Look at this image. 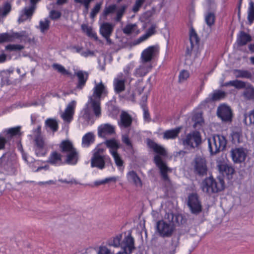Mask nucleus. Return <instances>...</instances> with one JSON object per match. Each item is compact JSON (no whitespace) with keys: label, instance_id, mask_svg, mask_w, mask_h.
<instances>
[{"label":"nucleus","instance_id":"1","mask_svg":"<svg viewBox=\"0 0 254 254\" xmlns=\"http://www.w3.org/2000/svg\"><path fill=\"white\" fill-rule=\"evenodd\" d=\"M165 218L168 222L163 220L158 221L156 226L157 231L162 238L172 237L170 241H168V244L162 248L159 254H175L180 244L181 235L173 234V232L176 225L183 223V218L182 215L173 213L166 214Z\"/></svg>","mask_w":254,"mask_h":254},{"label":"nucleus","instance_id":"2","mask_svg":"<svg viewBox=\"0 0 254 254\" xmlns=\"http://www.w3.org/2000/svg\"><path fill=\"white\" fill-rule=\"evenodd\" d=\"M147 144L148 146L153 149L154 152L157 154L154 157L153 161L160 170L162 179L164 181H170L167 173L171 172L172 169L167 166L166 163L163 160L161 157V156L166 157L168 156L167 150L162 146L159 145L150 139H147Z\"/></svg>","mask_w":254,"mask_h":254},{"label":"nucleus","instance_id":"3","mask_svg":"<svg viewBox=\"0 0 254 254\" xmlns=\"http://www.w3.org/2000/svg\"><path fill=\"white\" fill-rule=\"evenodd\" d=\"M19 165L16 153L9 150L0 157V174L6 176H15L17 174Z\"/></svg>","mask_w":254,"mask_h":254},{"label":"nucleus","instance_id":"4","mask_svg":"<svg viewBox=\"0 0 254 254\" xmlns=\"http://www.w3.org/2000/svg\"><path fill=\"white\" fill-rule=\"evenodd\" d=\"M94 87L92 89V95L88 97L89 102H92V109L94 114L97 117L101 116L100 101L102 97L106 96L108 94V90L106 86L102 81L97 83L94 81Z\"/></svg>","mask_w":254,"mask_h":254},{"label":"nucleus","instance_id":"5","mask_svg":"<svg viewBox=\"0 0 254 254\" xmlns=\"http://www.w3.org/2000/svg\"><path fill=\"white\" fill-rule=\"evenodd\" d=\"M201 188L203 192L211 195L221 191L225 189V182L220 176L216 179L212 176L206 178L201 184Z\"/></svg>","mask_w":254,"mask_h":254},{"label":"nucleus","instance_id":"6","mask_svg":"<svg viewBox=\"0 0 254 254\" xmlns=\"http://www.w3.org/2000/svg\"><path fill=\"white\" fill-rule=\"evenodd\" d=\"M227 140L222 134H214L208 139V149L211 155H215L225 149Z\"/></svg>","mask_w":254,"mask_h":254},{"label":"nucleus","instance_id":"7","mask_svg":"<svg viewBox=\"0 0 254 254\" xmlns=\"http://www.w3.org/2000/svg\"><path fill=\"white\" fill-rule=\"evenodd\" d=\"M179 141L186 148L194 149L201 144L202 138L199 131L193 130L188 133L185 137L179 138Z\"/></svg>","mask_w":254,"mask_h":254},{"label":"nucleus","instance_id":"8","mask_svg":"<svg viewBox=\"0 0 254 254\" xmlns=\"http://www.w3.org/2000/svg\"><path fill=\"white\" fill-rule=\"evenodd\" d=\"M187 205L190 212L193 214L198 215L202 211L201 203L196 193L192 192L189 194Z\"/></svg>","mask_w":254,"mask_h":254},{"label":"nucleus","instance_id":"9","mask_svg":"<svg viewBox=\"0 0 254 254\" xmlns=\"http://www.w3.org/2000/svg\"><path fill=\"white\" fill-rule=\"evenodd\" d=\"M208 167L206 159L201 157H196L194 160L193 172L200 177H204L207 174Z\"/></svg>","mask_w":254,"mask_h":254},{"label":"nucleus","instance_id":"10","mask_svg":"<svg viewBox=\"0 0 254 254\" xmlns=\"http://www.w3.org/2000/svg\"><path fill=\"white\" fill-rule=\"evenodd\" d=\"M90 162L91 168H97L100 170L104 169L106 165H112V160L107 155H104V156L92 155L90 159Z\"/></svg>","mask_w":254,"mask_h":254},{"label":"nucleus","instance_id":"11","mask_svg":"<svg viewBox=\"0 0 254 254\" xmlns=\"http://www.w3.org/2000/svg\"><path fill=\"white\" fill-rule=\"evenodd\" d=\"M217 115L223 122L232 120L233 113L231 108L226 104H221L217 108Z\"/></svg>","mask_w":254,"mask_h":254},{"label":"nucleus","instance_id":"12","mask_svg":"<svg viewBox=\"0 0 254 254\" xmlns=\"http://www.w3.org/2000/svg\"><path fill=\"white\" fill-rule=\"evenodd\" d=\"M25 31L20 32H12L10 33L7 32L0 33V44L13 42L15 39H20L25 37Z\"/></svg>","mask_w":254,"mask_h":254},{"label":"nucleus","instance_id":"13","mask_svg":"<svg viewBox=\"0 0 254 254\" xmlns=\"http://www.w3.org/2000/svg\"><path fill=\"white\" fill-rule=\"evenodd\" d=\"M220 175L223 181L226 179L228 180H230L233 178V175L235 172L234 169L231 166L224 163H219L217 165Z\"/></svg>","mask_w":254,"mask_h":254},{"label":"nucleus","instance_id":"14","mask_svg":"<svg viewBox=\"0 0 254 254\" xmlns=\"http://www.w3.org/2000/svg\"><path fill=\"white\" fill-rule=\"evenodd\" d=\"M121 248L124 253L131 254L135 250L134 239L132 237L131 234L129 232L127 236H125L122 242Z\"/></svg>","mask_w":254,"mask_h":254},{"label":"nucleus","instance_id":"15","mask_svg":"<svg viewBox=\"0 0 254 254\" xmlns=\"http://www.w3.org/2000/svg\"><path fill=\"white\" fill-rule=\"evenodd\" d=\"M34 150L38 157L44 156L46 154L45 142L41 135L37 134L34 138Z\"/></svg>","mask_w":254,"mask_h":254},{"label":"nucleus","instance_id":"16","mask_svg":"<svg viewBox=\"0 0 254 254\" xmlns=\"http://www.w3.org/2000/svg\"><path fill=\"white\" fill-rule=\"evenodd\" d=\"M114 134H115V127L109 124L101 125L98 128V135L99 137L107 138L108 136Z\"/></svg>","mask_w":254,"mask_h":254},{"label":"nucleus","instance_id":"17","mask_svg":"<svg viewBox=\"0 0 254 254\" xmlns=\"http://www.w3.org/2000/svg\"><path fill=\"white\" fill-rule=\"evenodd\" d=\"M76 102L75 100L71 101L66 107L64 112L62 114L63 119L68 123H70L73 119Z\"/></svg>","mask_w":254,"mask_h":254},{"label":"nucleus","instance_id":"18","mask_svg":"<svg viewBox=\"0 0 254 254\" xmlns=\"http://www.w3.org/2000/svg\"><path fill=\"white\" fill-rule=\"evenodd\" d=\"M231 155L235 163H240L245 160L247 154L244 148L241 147L231 149Z\"/></svg>","mask_w":254,"mask_h":254},{"label":"nucleus","instance_id":"19","mask_svg":"<svg viewBox=\"0 0 254 254\" xmlns=\"http://www.w3.org/2000/svg\"><path fill=\"white\" fill-rule=\"evenodd\" d=\"M157 52V48L154 46H151L144 50L141 58L143 63H146L150 62L155 56Z\"/></svg>","mask_w":254,"mask_h":254},{"label":"nucleus","instance_id":"20","mask_svg":"<svg viewBox=\"0 0 254 254\" xmlns=\"http://www.w3.org/2000/svg\"><path fill=\"white\" fill-rule=\"evenodd\" d=\"M78 82L76 85V89L78 90L82 89L85 86L86 83L88 79L89 74L86 71L79 70L75 73Z\"/></svg>","mask_w":254,"mask_h":254},{"label":"nucleus","instance_id":"21","mask_svg":"<svg viewBox=\"0 0 254 254\" xmlns=\"http://www.w3.org/2000/svg\"><path fill=\"white\" fill-rule=\"evenodd\" d=\"M51 165L60 166L64 165V162L62 160V155L56 151L52 152L47 161Z\"/></svg>","mask_w":254,"mask_h":254},{"label":"nucleus","instance_id":"22","mask_svg":"<svg viewBox=\"0 0 254 254\" xmlns=\"http://www.w3.org/2000/svg\"><path fill=\"white\" fill-rule=\"evenodd\" d=\"M131 117L126 112L122 111L120 116L119 126L122 128H126L130 127L132 124Z\"/></svg>","mask_w":254,"mask_h":254},{"label":"nucleus","instance_id":"23","mask_svg":"<svg viewBox=\"0 0 254 254\" xmlns=\"http://www.w3.org/2000/svg\"><path fill=\"white\" fill-rule=\"evenodd\" d=\"M103 143L109 149L111 154L118 152V150L120 148L119 142L115 138L106 139Z\"/></svg>","mask_w":254,"mask_h":254},{"label":"nucleus","instance_id":"24","mask_svg":"<svg viewBox=\"0 0 254 254\" xmlns=\"http://www.w3.org/2000/svg\"><path fill=\"white\" fill-rule=\"evenodd\" d=\"M36 8V5L30 3L29 7H25L23 9V14L20 15L18 19V22L20 23L23 22L28 18L31 17L34 13Z\"/></svg>","mask_w":254,"mask_h":254},{"label":"nucleus","instance_id":"25","mask_svg":"<svg viewBox=\"0 0 254 254\" xmlns=\"http://www.w3.org/2000/svg\"><path fill=\"white\" fill-rule=\"evenodd\" d=\"M182 127H178L175 128L165 130L163 133V138L164 139H174L178 137Z\"/></svg>","mask_w":254,"mask_h":254},{"label":"nucleus","instance_id":"26","mask_svg":"<svg viewBox=\"0 0 254 254\" xmlns=\"http://www.w3.org/2000/svg\"><path fill=\"white\" fill-rule=\"evenodd\" d=\"M66 158L64 161V164L74 165L76 164L78 160V153L76 149L66 153Z\"/></svg>","mask_w":254,"mask_h":254},{"label":"nucleus","instance_id":"27","mask_svg":"<svg viewBox=\"0 0 254 254\" xmlns=\"http://www.w3.org/2000/svg\"><path fill=\"white\" fill-rule=\"evenodd\" d=\"M114 28V25L109 22H104L100 27V34L102 37L111 36Z\"/></svg>","mask_w":254,"mask_h":254},{"label":"nucleus","instance_id":"28","mask_svg":"<svg viewBox=\"0 0 254 254\" xmlns=\"http://www.w3.org/2000/svg\"><path fill=\"white\" fill-rule=\"evenodd\" d=\"M252 41V37L244 31H241L237 36L236 42L238 46L246 45Z\"/></svg>","mask_w":254,"mask_h":254},{"label":"nucleus","instance_id":"29","mask_svg":"<svg viewBox=\"0 0 254 254\" xmlns=\"http://www.w3.org/2000/svg\"><path fill=\"white\" fill-rule=\"evenodd\" d=\"M95 140V136L92 132H88L85 134L82 138V146L87 148L92 144L94 143Z\"/></svg>","mask_w":254,"mask_h":254},{"label":"nucleus","instance_id":"30","mask_svg":"<svg viewBox=\"0 0 254 254\" xmlns=\"http://www.w3.org/2000/svg\"><path fill=\"white\" fill-rule=\"evenodd\" d=\"M127 180L132 182L136 187H142V184L140 178L134 171H130L127 174Z\"/></svg>","mask_w":254,"mask_h":254},{"label":"nucleus","instance_id":"31","mask_svg":"<svg viewBox=\"0 0 254 254\" xmlns=\"http://www.w3.org/2000/svg\"><path fill=\"white\" fill-rule=\"evenodd\" d=\"M113 86L115 93L120 94L125 90V79L115 78Z\"/></svg>","mask_w":254,"mask_h":254},{"label":"nucleus","instance_id":"32","mask_svg":"<svg viewBox=\"0 0 254 254\" xmlns=\"http://www.w3.org/2000/svg\"><path fill=\"white\" fill-rule=\"evenodd\" d=\"M59 148L63 153H67L75 149L71 142L68 140H63L59 144Z\"/></svg>","mask_w":254,"mask_h":254},{"label":"nucleus","instance_id":"33","mask_svg":"<svg viewBox=\"0 0 254 254\" xmlns=\"http://www.w3.org/2000/svg\"><path fill=\"white\" fill-rule=\"evenodd\" d=\"M90 106L92 108V102H89V99H88L87 102L81 112L82 118L88 121H90L91 119V112Z\"/></svg>","mask_w":254,"mask_h":254},{"label":"nucleus","instance_id":"34","mask_svg":"<svg viewBox=\"0 0 254 254\" xmlns=\"http://www.w3.org/2000/svg\"><path fill=\"white\" fill-rule=\"evenodd\" d=\"M122 234H119L111 238L108 241V244L110 246H113L115 248H121L122 241Z\"/></svg>","mask_w":254,"mask_h":254},{"label":"nucleus","instance_id":"35","mask_svg":"<svg viewBox=\"0 0 254 254\" xmlns=\"http://www.w3.org/2000/svg\"><path fill=\"white\" fill-rule=\"evenodd\" d=\"M233 73L237 78L251 79L252 77V73L247 70L236 69L233 70Z\"/></svg>","mask_w":254,"mask_h":254},{"label":"nucleus","instance_id":"36","mask_svg":"<svg viewBox=\"0 0 254 254\" xmlns=\"http://www.w3.org/2000/svg\"><path fill=\"white\" fill-rule=\"evenodd\" d=\"M243 95L248 100L254 99V87L250 83H247L243 92Z\"/></svg>","mask_w":254,"mask_h":254},{"label":"nucleus","instance_id":"37","mask_svg":"<svg viewBox=\"0 0 254 254\" xmlns=\"http://www.w3.org/2000/svg\"><path fill=\"white\" fill-rule=\"evenodd\" d=\"M231 141L233 144H237L242 142V133L240 129L233 130L231 133Z\"/></svg>","mask_w":254,"mask_h":254},{"label":"nucleus","instance_id":"38","mask_svg":"<svg viewBox=\"0 0 254 254\" xmlns=\"http://www.w3.org/2000/svg\"><path fill=\"white\" fill-rule=\"evenodd\" d=\"M21 128V126H17L5 129L4 131V132L5 133V137L8 138L9 137H12L20 134Z\"/></svg>","mask_w":254,"mask_h":254},{"label":"nucleus","instance_id":"39","mask_svg":"<svg viewBox=\"0 0 254 254\" xmlns=\"http://www.w3.org/2000/svg\"><path fill=\"white\" fill-rule=\"evenodd\" d=\"M205 21L209 27L214 24L215 21V15L213 12H207L204 15Z\"/></svg>","mask_w":254,"mask_h":254},{"label":"nucleus","instance_id":"40","mask_svg":"<svg viewBox=\"0 0 254 254\" xmlns=\"http://www.w3.org/2000/svg\"><path fill=\"white\" fill-rule=\"evenodd\" d=\"M149 72L148 68L144 65H141L136 68L133 73L136 77L144 76Z\"/></svg>","mask_w":254,"mask_h":254},{"label":"nucleus","instance_id":"41","mask_svg":"<svg viewBox=\"0 0 254 254\" xmlns=\"http://www.w3.org/2000/svg\"><path fill=\"white\" fill-rule=\"evenodd\" d=\"M226 96V93L221 90H216L213 93L210 94L209 97L213 101H219L223 98Z\"/></svg>","mask_w":254,"mask_h":254},{"label":"nucleus","instance_id":"42","mask_svg":"<svg viewBox=\"0 0 254 254\" xmlns=\"http://www.w3.org/2000/svg\"><path fill=\"white\" fill-rule=\"evenodd\" d=\"M81 29L86 33L88 36L93 38L95 40H97V35L95 32L93 31L91 27H89L87 25L84 24L81 25Z\"/></svg>","mask_w":254,"mask_h":254},{"label":"nucleus","instance_id":"43","mask_svg":"<svg viewBox=\"0 0 254 254\" xmlns=\"http://www.w3.org/2000/svg\"><path fill=\"white\" fill-rule=\"evenodd\" d=\"M122 141L124 144H126L127 150H128L131 153H133V147L132 142L128 137V135L127 134L123 135L122 136Z\"/></svg>","mask_w":254,"mask_h":254},{"label":"nucleus","instance_id":"44","mask_svg":"<svg viewBox=\"0 0 254 254\" xmlns=\"http://www.w3.org/2000/svg\"><path fill=\"white\" fill-rule=\"evenodd\" d=\"M46 126L49 127L53 132L58 129V124L57 121L53 119H48L45 121Z\"/></svg>","mask_w":254,"mask_h":254},{"label":"nucleus","instance_id":"45","mask_svg":"<svg viewBox=\"0 0 254 254\" xmlns=\"http://www.w3.org/2000/svg\"><path fill=\"white\" fill-rule=\"evenodd\" d=\"M117 5L115 4H113L106 6L102 14V16L106 19L107 16L111 13H114L117 10Z\"/></svg>","mask_w":254,"mask_h":254},{"label":"nucleus","instance_id":"46","mask_svg":"<svg viewBox=\"0 0 254 254\" xmlns=\"http://www.w3.org/2000/svg\"><path fill=\"white\" fill-rule=\"evenodd\" d=\"M199 38L195 31L194 29L191 28L190 34V44L192 45H197L199 42Z\"/></svg>","mask_w":254,"mask_h":254},{"label":"nucleus","instance_id":"47","mask_svg":"<svg viewBox=\"0 0 254 254\" xmlns=\"http://www.w3.org/2000/svg\"><path fill=\"white\" fill-rule=\"evenodd\" d=\"M248 20L250 24L254 21V3L253 1L249 2Z\"/></svg>","mask_w":254,"mask_h":254},{"label":"nucleus","instance_id":"48","mask_svg":"<svg viewBox=\"0 0 254 254\" xmlns=\"http://www.w3.org/2000/svg\"><path fill=\"white\" fill-rule=\"evenodd\" d=\"M50 23V21L47 18L39 21V29L42 33H44L49 29Z\"/></svg>","mask_w":254,"mask_h":254},{"label":"nucleus","instance_id":"49","mask_svg":"<svg viewBox=\"0 0 254 254\" xmlns=\"http://www.w3.org/2000/svg\"><path fill=\"white\" fill-rule=\"evenodd\" d=\"M127 8V6L125 4H124L119 7V8L117 10V15L115 19L116 21H121L122 18L124 15Z\"/></svg>","mask_w":254,"mask_h":254},{"label":"nucleus","instance_id":"50","mask_svg":"<svg viewBox=\"0 0 254 254\" xmlns=\"http://www.w3.org/2000/svg\"><path fill=\"white\" fill-rule=\"evenodd\" d=\"M11 9V5L9 2H6L2 8L0 12V17H5L10 11Z\"/></svg>","mask_w":254,"mask_h":254},{"label":"nucleus","instance_id":"51","mask_svg":"<svg viewBox=\"0 0 254 254\" xmlns=\"http://www.w3.org/2000/svg\"><path fill=\"white\" fill-rule=\"evenodd\" d=\"M24 49V46L19 44H9L5 47V49L9 51H19Z\"/></svg>","mask_w":254,"mask_h":254},{"label":"nucleus","instance_id":"52","mask_svg":"<svg viewBox=\"0 0 254 254\" xmlns=\"http://www.w3.org/2000/svg\"><path fill=\"white\" fill-rule=\"evenodd\" d=\"M248 82H246L242 80H240L238 79H236L234 80V86L235 88L237 89H244L246 87L247 85V83Z\"/></svg>","mask_w":254,"mask_h":254},{"label":"nucleus","instance_id":"53","mask_svg":"<svg viewBox=\"0 0 254 254\" xmlns=\"http://www.w3.org/2000/svg\"><path fill=\"white\" fill-rule=\"evenodd\" d=\"M248 118H249V125H254V109L250 111L248 114H245L244 121L246 124Z\"/></svg>","mask_w":254,"mask_h":254},{"label":"nucleus","instance_id":"54","mask_svg":"<svg viewBox=\"0 0 254 254\" xmlns=\"http://www.w3.org/2000/svg\"><path fill=\"white\" fill-rule=\"evenodd\" d=\"M102 3L99 2L97 3L95 6L92 8L91 12L90 14V17L91 18H94L96 16L97 14L99 12L100 10L101 7Z\"/></svg>","mask_w":254,"mask_h":254},{"label":"nucleus","instance_id":"55","mask_svg":"<svg viewBox=\"0 0 254 254\" xmlns=\"http://www.w3.org/2000/svg\"><path fill=\"white\" fill-rule=\"evenodd\" d=\"M134 65L133 63H130L124 68V72L126 75L125 78L129 77L131 74V70L133 68Z\"/></svg>","mask_w":254,"mask_h":254},{"label":"nucleus","instance_id":"56","mask_svg":"<svg viewBox=\"0 0 254 254\" xmlns=\"http://www.w3.org/2000/svg\"><path fill=\"white\" fill-rule=\"evenodd\" d=\"M111 155L114 158L116 165L119 167L122 166L123 165V161L118 152L114 153V154H112Z\"/></svg>","mask_w":254,"mask_h":254},{"label":"nucleus","instance_id":"57","mask_svg":"<svg viewBox=\"0 0 254 254\" xmlns=\"http://www.w3.org/2000/svg\"><path fill=\"white\" fill-rule=\"evenodd\" d=\"M108 111L113 117H117L119 113V108L114 105H111L108 107Z\"/></svg>","mask_w":254,"mask_h":254},{"label":"nucleus","instance_id":"58","mask_svg":"<svg viewBox=\"0 0 254 254\" xmlns=\"http://www.w3.org/2000/svg\"><path fill=\"white\" fill-rule=\"evenodd\" d=\"M142 108L143 111V119H144V120L147 123L150 122L151 121V118H150V114L148 111V109L144 105H142Z\"/></svg>","mask_w":254,"mask_h":254},{"label":"nucleus","instance_id":"59","mask_svg":"<svg viewBox=\"0 0 254 254\" xmlns=\"http://www.w3.org/2000/svg\"><path fill=\"white\" fill-rule=\"evenodd\" d=\"M105 149L103 148L97 146L92 151V155L97 156H104L103 153Z\"/></svg>","mask_w":254,"mask_h":254},{"label":"nucleus","instance_id":"60","mask_svg":"<svg viewBox=\"0 0 254 254\" xmlns=\"http://www.w3.org/2000/svg\"><path fill=\"white\" fill-rule=\"evenodd\" d=\"M94 0H74V2L83 4L86 10L89 8L90 3Z\"/></svg>","mask_w":254,"mask_h":254},{"label":"nucleus","instance_id":"61","mask_svg":"<svg viewBox=\"0 0 254 254\" xmlns=\"http://www.w3.org/2000/svg\"><path fill=\"white\" fill-rule=\"evenodd\" d=\"M190 76V73L186 70H182L179 74V79L180 81H183L187 79Z\"/></svg>","mask_w":254,"mask_h":254},{"label":"nucleus","instance_id":"62","mask_svg":"<svg viewBox=\"0 0 254 254\" xmlns=\"http://www.w3.org/2000/svg\"><path fill=\"white\" fill-rule=\"evenodd\" d=\"M53 68L57 70L59 72L63 74H67V71L65 68L61 64H53Z\"/></svg>","mask_w":254,"mask_h":254},{"label":"nucleus","instance_id":"63","mask_svg":"<svg viewBox=\"0 0 254 254\" xmlns=\"http://www.w3.org/2000/svg\"><path fill=\"white\" fill-rule=\"evenodd\" d=\"M62 13L60 11L52 10L50 12L49 16L53 20H57L61 17Z\"/></svg>","mask_w":254,"mask_h":254},{"label":"nucleus","instance_id":"64","mask_svg":"<svg viewBox=\"0 0 254 254\" xmlns=\"http://www.w3.org/2000/svg\"><path fill=\"white\" fill-rule=\"evenodd\" d=\"M135 26V24H127L123 29L124 33L127 35L131 34Z\"/></svg>","mask_w":254,"mask_h":254}]
</instances>
